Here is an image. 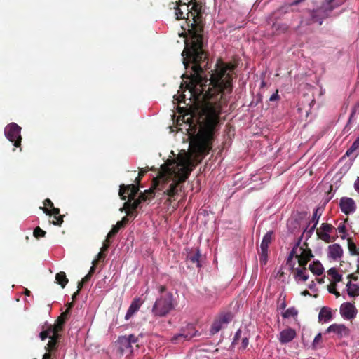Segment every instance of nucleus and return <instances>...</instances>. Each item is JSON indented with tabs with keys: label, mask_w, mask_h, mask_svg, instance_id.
I'll return each mask as SVG.
<instances>
[{
	"label": "nucleus",
	"mask_w": 359,
	"mask_h": 359,
	"mask_svg": "<svg viewBox=\"0 0 359 359\" xmlns=\"http://www.w3.org/2000/svg\"><path fill=\"white\" fill-rule=\"evenodd\" d=\"M168 8L172 11L175 20H185L187 27L182 26V28L187 30L188 38L182 55L187 69L191 65L190 81L187 85L191 95L208 102L221 93H231L235 65L225 63L219 59L214 72H209L210 78L203 75L204 69H208V62L202 66L208 58L204 49V3L202 0H179L170 2Z\"/></svg>",
	"instance_id": "obj_1"
},
{
	"label": "nucleus",
	"mask_w": 359,
	"mask_h": 359,
	"mask_svg": "<svg viewBox=\"0 0 359 359\" xmlns=\"http://www.w3.org/2000/svg\"><path fill=\"white\" fill-rule=\"evenodd\" d=\"M220 108L208 102L192 121L188 130L190 139L188 152L180 154L177 161L162 165L157 176L153 178L151 187L155 191H162L171 203L181 191V184L189 177L193 168L209 154L212 149L215 129L219 122Z\"/></svg>",
	"instance_id": "obj_2"
},
{
	"label": "nucleus",
	"mask_w": 359,
	"mask_h": 359,
	"mask_svg": "<svg viewBox=\"0 0 359 359\" xmlns=\"http://www.w3.org/2000/svg\"><path fill=\"white\" fill-rule=\"evenodd\" d=\"M177 302L172 292H165L158 297L151 309L154 316L165 317L175 309Z\"/></svg>",
	"instance_id": "obj_3"
},
{
	"label": "nucleus",
	"mask_w": 359,
	"mask_h": 359,
	"mask_svg": "<svg viewBox=\"0 0 359 359\" xmlns=\"http://www.w3.org/2000/svg\"><path fill=\"white\" fill-rule=\"evenodd\" d=\"M342 4V0H322L320 6L309 11L312 21L321 25L323 20L330 17L332 12Z\"/></svg>",
	"instance_id": "obj_4"
},
{
	"label": "nucleus",
	"mask_w": 359,
	"mask_h": 359,
	"mask_svg": "<svg viewBox=\"0 0 359 359\" xmlns=\"http://www.w3.org/2000/svg\"><path fill=\"white\" fill-rule=\"evenodd\" d=\"M138 342L139 337L135 334L120 336L116 341L118 351L121 355L126 353H131L133 352V344H135L136 347L138 348Z\"/></svg>",
	"instance_id": "obj_5"
},
{
	"label": "nucleus",
	"mask_w": 359,
	"mask_h": 359,
	"mask_svg": "<svg viewBox=\"0 0 359 359\" xmlns=\"http://www.w3.org/2000/svg\"><path fill=\"white\" fill-rule=\"evenodd\" d=\"M21 129L20 126L13 122L8 124L4 128L6 137L10 142H13L15 147H20L21 146Z\"/></svg>",
	"instance_id": "obj_6"
},
{
	"label": "nucleus",
	"mask_w": 359,
	"mask_h": 359,
	"mask_svg": "<svg viewBox=\"0 0 359 359\" xmlns=\"http://www.w3.org/2000/svg\"><path fill=\"white\" fill-rule=\"evenodd\" d=\"M154 198V191L152 189H149L148 190L144 191V193H141L139 196L138 198L134 200H130L128 198V201H126L123 204V207L120 209L121 212H123L125 209H131L136 210L139 205L143 202L147 201V200H151Z\"/></svg>",
	"instance_id": "obj_7"
},
{
	"label": "nucleus",
	"mask_w": 359,
	"mask_h": 359,
	"mask_svg": "<svg viewBox=\"0 0 359 359\" xmlns=\"http://www.w3.org/2000/svg\"><path fill=\"white\" fill-rule=\"evenodd\" d=\"M196 334L195 327L192 324H188L182 327L180 332L174 335L171 341L172 343L177 344L184 341H189Z\"/></svg>",
	"instance_id": "obj_8"
},
{
	"label": "nucleus",
	"mask_w": 359,
	"mask_h": 359,
	"mask_svg": "<svg viewBox=\"0 0 359 359\" xmlns=\"http://www.w3.org/2000/svg\"><path fill=\"white\" fill-rule=\"evenodd\" d=\"M273 232L269 231L264 235V236L262 241V243L260 245L261 252L259 253V261H260L261 264L265 265L267 262L268 248L273 239Z\"/></svg>",
	"instance_id": "obj_9"
},
{
	"label": "nucleus",
	"mask_w": 359,
	"mask_h": 359,
	"mask_svg": "<svg viewBox=\"0 0 359 359\" xmlns=\"http://www.w3.org/2000/svg\"><path fill=\"white\" fill-rule=\"evenodd\" d=\"M334 229V227L328 223H323L320 228L316 229V234L319 239L325 241L327 243H329L330 242H332L334 241V237H331L330 235L333 230Z\"/></svg>",
	"instance_id": "obj_10"
},
{
	"label": "nucleus",
	"mask_w": 359,
	"mask_h": 359,
	"mask_svg": "<svg viewBox=\"0 0 359 359\" xmlns=\"http://www.w3.org/2000/svg\"><path fill=\"white\" fill-rule=\"evenodd\" d=\"M139 184H121L119 187L118 195L121 200H126L127 198L126 194H128V197L130 200H134L139 191Z\"/></svg>",
	"instance_id": "obj_11"
},
{
	"label": "nucleus",
	"mask_w": 359,
	"mask_h": 359,
	"mask_svg": "<svg viewBox=\"0 0 359 359\" xmlns=\"http://www.w3.org/2000/svg\"><path fill=\"white\" fill-rule=\"evenodd\" d=\"M304 245L306 248H304L303 246H300L299 248V254L296 255L299 266H306L308 262L313 257L312 251L308 248L307 243H304Z\"/></svg>",
	"instance_id": "obj_12"
},
{
	"label": "nucleus",
	"mask_w": 359,
	"mask_h": 359,
	"mask_svg": "<svg viewBox=\"0 0 359 359\" xmlns=\"http://www.w3.org/2000/svg\"><path fill=\"white\" fill-rule=\"evenodd\" d=\"M357 313L354 302H344L340 306V314L344 319L352 320L355 318Z\"/></svg>",
	"instance_id": "obj_13"
},
{
	"label": "nucleus",
	"mask_w": 359,
	"mask_h": 359,
	"mask_svg": "<svg viewBox=\"0 0 359 359\" xmlns=\"http://www.w3.org/2000/svg\"><path fill=\"white\" fill-rule=\"evenodd\" d=\"M333 332L339 337H348L350 334V330L344 324H332L325 330V333Z\"/></svg>",
	"instance_id": "obj_14"
},
{
	"label": "nucleus",
	"mask_w": 359,
	"mask_h": 359,
	"mask_svg": "<svg viewBox=\"0 0 359 359\" xmlns=\"http://www.w3.org/2000/svg\"><path fill=\"white\" fill-rule=\"evenodd\" d=\"M43 212L47 215H53L54 220L52 223L56 226H60L63 222L64 215H60V210L57 208L53 207L50 210L47 208H40Z\"/></svg>",
	"instance_id": "obj_15"
},
{
	"label": "nucleus",
	"mask_w": 359,
	"mask_h": 359,
	"mask_svg": "<svg viewBox=\"0 0 359 359\" xmlns=\"http://www.w3.org/2000/svg\"><path fill=\"white\" fill-rule=\"evenodd\" d=\"M340 208L344 213L348 215L355 211V202L351 198H342L340 200Z\"/></svg>",
	"instance_id": "obj_16"
},
{
	"label": "nucleus",
	"mask_w": 359,
	"mask_h": 359,
	"mask_svg": "<svg viewBox=\"0 0 359 359\" xmlns=\"http://www.w3.org/2000/svg\"><path fill=\"white\" fill-rule=\"evenodd\" d=\"M297 334L294 329L287 328L282 330L279 335V341L282 344H287L292 341L296 337Z\"/></svg>",
	"instance_id": "obj_17"
},
{
	"label": "nucleus",
	"mask_w": 359,
	"mask_h": 359,
	"mask_svg": "<svg viewBox=\"0 0 359 359\" xmlns=\"http://www.w3.org/2000/svg\"><path fill=\"white\" fill-rule=\"evenodd\" d=\"M343 252V249L339 244L334 243L328 246V256L334 260L340 259Z\"/></svg>",
	"instance_id": "obj_18"
},
{
	"label": "nucleus",
	"mask_w": 359,
	"mask_h": 359,
	"mask_svg": "<svg viewBox=\"0 0 359 359\" xmlns=\"http://www.w3.org/2000/svg\"><path fill=\"white\" fill-rule=\"evenodd\" d=\"M143 303V301L140 298H135L131 302L127 313L125 316L126 320H129L133 315L136 313L140 308Z\"/></svg>",
	"instance_id": "obj_19"
},
{
	"label": "nucleus",
	"mask_w": 359,
	"mask_h": 359,
	"mask_svg": "<svg viewBox=\"0 0 359 359\" xmlns=\"http://www.w3.org/2000/svg\"><path fill=\"white\" fill-rule=\"evenodd\" d=\"M332 319V313L330 308L323 306L321 308L318 314V320L320 322L327 323Z\"/></svg>",
	"instance_id": "obj_20"
},
{
	"label": "nucleus",
	"mask_w": 359,
	"mask_h": 359,
	"mask_svg": "<svg viewBox=\"0 0 359 359\" xmlns=\"http://www.w3.org/2000/svg\"><path fill=\"white\" fill-rule=\"evenodd\" d=\"M57 332H59L56 328L52 325H49L46 326V328L45 329V327H43V330L39 334V337L42 341L45 340L47 338L51 337V335L56 334Z\"/></svg>",
	"instance_id": "obj_21"
},
{
	"label": "nucleus",
	"mask_w": 359,
	"mask_h": 359,
	"mask_svg": "<svg viewBox=\"0 0 359 359\" xmlns=\"http://www.w3.org/2000/svg\"><path fill=\"white\" fill-rule=\"evenodd\" d=\"M69 316V309H66L62 312L56 320V323L53 325L60 332L62 330L64 324Z\"/></svg>",
	"instance_id": "obj_22"
},
{
	"label": "nucleus",
	"mask_w": 359,
	"mask_h": 359,
	"mask_svg": "<svg viewBox=\"0 0 359 359\" xmlns=\"http://www.w3.org/2000/svg\"><path fill=\"white\" fill-rule=\"evenodd\" d=\"M201 255L198 249L196 251H191L187 255V259L191 263L195 264L197 267H201Z\"/></svg>",
	"instance_id": "obj_23"
},
{
	"label": "nucleus",
	"mask_w": 359,
	"mask_h": 359,
	"mask_svg": "<svg viewBox=\"0 0 359 359\" xmlns=\"http://www.w3.org/2000/svg\"><path fill=\"white\" fill-rule=\"evenodd\" d=\"M294 276L297 280L306 281L309 278V274L306 273V267L301 266L294 269Z\"/></svg>",
	"instance_id": "obj_24"
},
{
	"label": "nucleus",
	"mask_w": 359,
	"mask_h": 359,
	"mask_svg": "<svg viewBox=\"0 0 359 359\" xmlns=\"http://www.w3.org/2000/svg\"><path fill=\"white\" fill-rule=\"evenodd\" d=\"M347 294L350 297H356L359 296V285L352 283L349 280L346 285Z\"/></svg>",
	"instance_id": "obj_25"
},
{
	"label": "nucleus",
	"mask_w": 359,
	"mask_h": 359,
	"mask_svg": "<svg viewBox=\"0 0 359 359\" xmlns=\"http://www.w3.org/2000/svg\"><path fill=\"white\" fill-rule=\"evenodd\" d=\"M309 269L314 274L317 276H320L323 273L324 268L321 263L316 260L313 261L309 266Z\"/></svg>",
	"instance_id": "obj_26"
},
{
	"label": "nucleus",
	"mask_w": 359,
	"mask_h": 359,
	"mask_svg": "<svg viewBox=\"0 0 359 359\" xmlns=\"http://www.w3.org/2000/svg\"><path fill=\"white\" fill-rule=\"evenodd\" d=\"M60 337V332H57L56 334L55 335H51L50 341H48L47 346L46 347V350L48 352L53 351L57 348Z\"/></svg>",
	"instance_id": "obj_27"
},
{
	"label": "nucleus",
	"mask_w": 359,
	"mask_h": 359,
	"mask_svg": "<svg viewBox=\"0 0 359 359\" xmlns=\"http://www.w3.org/2000/svg\"><path fill=\"white\" fill-rule=\"evenodd\" d=\"M272 27L273 29V34H275L285 33L289 29L287 24L278 22L273 23Z\"/></svg>",
	"instance_id": "obj_28"
},
{
	"label": "nucleus",
	"mask_w": 359,
	"mask_h": 359,
	"mask_svg": "<svg viewBox=\"0 0 359 359\" xmlns=\"http://www.w3.org/2000/svg\"><path fill=\"white\" fill-rule=\"evenodd\" d=\"M55 280L62 288H64L69 282L65 273L63 271H60L56 274Z\"/></svg>",
	"instance_id": "obj_29"
},
{
	"label": "nucleus",
	"mask_w": 359,
	"mask_h": 359,
	"mask_svg": "<svg viewBox=\"0 0 359 359\" xmlns=\"http://www.w3.org/2000/svg\"><path fill=\"white\" fill-rule=\"evenodd\" d=\"M348 248L349 253L351 255H358L359 256V247L358 248L355 243L353 242L351 238H348Z\"/></svg>",
	"instance_id": "obj_30"
},
{
	"label": "nucleus",
	"mask_w": 359,
	"mask_h": 359,
	"mask_svg": "<svg viewBox=\"0 0 359 359\" xmlns=\"http://www.w3.org/2000/svg\"><path fill=\"white\" fill-rule=\"evenodd\" d=\"M329 276L332 277L334 283L340 282L342 279V276L339 274L335 268H331L327 271Z\"/></svg>",
	"instance_id": "obj_31"
},
{
	"label": "nucleus",
	"mask_w": 359,
	"mask_h": 359,
	"mask_svg": "<svg viewBox=\"0 0 359 359\" xmlns=\"http://www.w3.org/2000/svg\"><path fill=\"white\" fill-rule=\"evenodd\" d=\"M233 316L230 312L222 313L218 320L221 321L223 325L227 324L232 320Z\"/></svg>",
	"instance_id": "obj_32"
},
{
	"label": "nucleus",
	"mask_w": 359,
	"mask_h": 359,
	"mask_svg": "<svg viewBox=\"0 0 359 359\" xmlns=\"http://www.w3.org/2000/svg\"><path fill=\"white\" fill-rule=\"evenodd\" d=\"M299 243L295 245V246L292 248V250L290 251V255L288 256L287 260V264L291 266V261L294 257H296L297 254H299Z\"/></svg>",
	"instance_id": "obj_33"
},
{
	"label": "nucleus",
	"mask_w": 359,
	"mask_h": 359,
	"mask_svg": "<svg viewBox=\"0 0 359 359\" xmlns=\"http://www.w3.org/2000/svg\"><path fill=\"white\" fill-rule=\"evenodd\" d=\"M223 325H224L218 319L215 320L211 326V334H215L217 333L222 328Z\"/></svg>",
	"instance_id": "obj_34"
},
{
	"label": "nucleus",
	"mask_w": 359,
	"mask_h": 359,
	"mask_svg": "<svg viewBox=\"0 0 359 359\" xmlns=\"http://www.w3.org/2000/svg\"><path fill=\"white\" fill-rule=\"evenodd\" d=\"M297 311L294 307L287 309L283 314L282 316L284 318H288L290 317H294L297 316Z\"/></svg>",
	"instance_id": "obj_35"
},
{
	"label": "nucleus",
	"mask_w": 359,
	"mask_h": 359,
	"mask_svg": "<svg viewBox=\"0 0 359 359\" xmlns=\"http://www.w3.org/2000/svg\"><path fill=\"white\" fill-rule=\"evenodd\" d=\"M321 215L322 210L320 208H316L312 216L311 222L317 225Z\"/></svg>",
	"instance_id": "obj_36"
},
{
	"label": "nucleus",
	"mask_w": 359,
	"mask_h": 359,
	"mask_svg": "<svg viewBox=\"0 0 359 359\" xmlns=\"http://www.w3.org/2000/svg\"><path fill=\"white\" fill-rule=\"evenodd\" d=\"M323 341L322 334L318 333L314 338L313 341L312 343V348L316 350L317 349Z\"/></svg>",
	"instance_id": "obj_37"
},
{
	"label": "nucleus",
	"mask_w": 359,
	"mask_h": 359,
	"mask_svg": "<svg viewBox=\"0 0 359 359\" xmlns=\"http://www.w3.org/2000/svg\"><path fill=\"white\" fill-rule=\"evenodd\" d=\"M46 233V232L45 231H43V229H41L39 226L35 228L34 230V232H33L34 236L37 239L44 237Z\"/></svg>",
	"instance_id": "obj_38"
},
{
	"label": "nucleus",
	"mask_w": 359,
	"mask_h": 359,
	"mask_svg": "<svg viewBox=\"0 0 359 359\" xmlns=\"http://www.w3.org/2000/svg\"><path fill=\"white\" fill-rule=\"evenodd\" d=\"M148 168H142L140 169L138 176L135 178V182L139 184L141 182L142 177L148 172Z\"/></svg>",
	"instance_id": "obj_39"
},
{
	"label": "nucleus",
	"mask_w": 359,
	"mask_h": 359,
	"mask_svg": "<svg viewBox=\"0 0 359 359\" xmlns=\"http://www.w3.org/2000/svg\"><path fill=\"white\" fill-rule=\"evenodd\" d=\"M346 221H347V219L344 222L340 223L338 226L337 229L339 233L345 234L346 233V228L344 224Z\"/></svg>",
	"instance_id": "obj_40"
},
{
	"label": "nucleus",
	"mask_w": 359,
	"mask_h": 359,
	"mask_svg": "<svg viewBox=\"0 0 359 359\" xmlns=\"http://www.w3.org/2000/svg\"><path fill=\"white\" fill-rule=\"evenodd\" d=\"M241 330L240 329H238L234 335L232 345L236 344L238 343V341L241 339Z\"/></svg>",
	"instance_id": "obj_41"
},
{
	"label": "nucleus",
	"mask_w": 359,
	"mask_h": 359,
	"mask_svg": "<svg viewBox=\"0 0 359 359\" xmlns=\"http://www.w3.org/2000/svg\"><path fill=\"white\" fill-rule=\"evenodd\" d=\"M248 344H249L248 338V337H245L242 338V342H241V346L240 348L242 350H245L247 348V346H248Z\"/></svg>",
	"instance_id": "obj_42"
},
{
	"label": "nucleus",
	"mask_w": 359,
	"mask_h": 359,
	"mask_svg": "<svg viewBox=\"0 0 359 359\" xmlns=\"http://www.w3.org/2000/svg\"><path fill=\"white\" fill-rule=\"evenodd\" d=\"M327 290L330 293L333 294L337 290V283H332L327 286Z\"/></svg>",
	"instance_id": "obj_43"
},
{
	"label": "nucleus",
	"mask_w": 359,
	"mask_h": 359,
	"mask_svg": "<svg viewBox=\"0 0 359 359\" xmlns=\"http://www.w3.org/2000/svg\"><path fill=\"white\" fill-rule=\"evenodd\" d=\"M116 229H111V231L108 233L107 236V238H106V242H109L110 241V238H113L114 236H115L116 235Z\"/></svg>",
	"instance_id": "obj_44"
},
{
	"label": "nucleus",
	"mask_w": 359,
	"mask_h": 359,
	"mask_svg": "<svg viewBox=\"0 0 359 359\" xmlns=\"http://www.w3.org/2000/svg\"><path fill=\"white\" fill-rule=\"evenodd\" d=\"M43 205H44L43 208H52L53 207H54L53 203L49 198H46L44 200Z\"/></svg>",
	"instance_id": "obj_45"
},
{
	"label": "nucleus",
	"mask_w": 359,
	"mask_h": 359,
	"mask_svg": "<svg viewBox=\"0 0 359 359\" xmlns=\"http://www.w3.org/2000/svg\"><path fill=\"white\" fill-rule=\"evenodd\" d=\"M124 210H126V215L128 217H135L137 216V213L135 212V210H131V209H125Z\"/></svg>",
	"instance_id": "obj_46"
},
{
	"label": "nucleus",
	"mask_w": 359,
	"mask_h": 359,
	"mask_svg": "<svg viewBox=\"0 0 359 359\" xmlns=\"http://www.w3.org/2000/svg\"><path fill=\"white\" fill-rule=\"evenodd\" d=\"M280 100V96H279V95H278V90H276V93L273 94V95L270 97L269 100H270L271 102H273V101H276V100Z\"/></svg>",
	"instance_id": "obj_47"
},
{
	"label": "nucleus",
	"mask_w": 359,
	"mask_h": 359,
	"mask_svg": "<svg viewBox=\"0 0 359 359\" xmlns=\"http://www.w3.org/2000/svg\"><path fill=\"white\" fill-rule=\"evenodd\" d=\"M92 264L93 266L90 267V269L88 273V274H90V276H93V274L95 273V266L97 264V260H93Z\"/></svg>",
	"instance_id": "obj_48"
},
{
	"label": "nucleus",
	"mask_w": 359,
	"mask_h": 359,
	"mask_svg": "<svg viewBox=\"0 0 359 359\" xmlns=\"http://www.w3.org/2000/svg\"><path fill=\"white\" fill-rule=\"evenodd\" d=\"M158 290L161 295L165 294V292H169L168 291H167V287L165 285L158 286Z\"/></svg>",
	"instance_id": "obj_49"
},
{
	"label": "nucleus",
	"mask_w": 359,
	"mask_h": 359,
	"mask_svg": "<svg viewBox=\"0 0 359 359\" xmlns=\"http://www.w3.org/2000/svg\"><path fill=\"white\" fill-rule=\"evenodd\" d=\"M110 243H111L110 241L106 242V240H105L104 242L103 243L102 247L101 248V251H102V252L107 251L110 246Z\"/></svg>",
	"instance_id": "obj_50"
},
{
	"label": "nucleus",
	"mask_w": 359,
	"mask_h": 359,
	"mask_svg": "<svg viewBox=\"0 0 359 359\" xmlns=\"http://www.w3.org/2000/svg\"><path fill=\"white\" fill-rule=\"evenodd\" d=\"M105 258V254L104 253V252L102 251H100L97 255V259L95 260H97V262L99 261H101L102 259H104Z\"/></svg>",
	"instance_id": "obj_51"
},
{
	"label": "nucleus",
	"mask_w": 359,
	"mask_h": 359,
	"mask_svg": "<svg viewBox=\"0 0 359 359\" xmlns=\"http://www.w3.org/2000/svg\"><path fill=\"white\" fill-rule=\"evenodd\" d=\"M123 227H124V226H123V224H121V222H118L116 223V225H114V226H112V229H116V233H118V231H119L121 228H123Z\"/></svg>",
	"instance_id": "obj_52"
},
{
	"label": "nucleus",
	"mask_w": 359,
	"mask_h": 359,
	"mask_svg": "<svg viewBox=\"0 0 359 359\" xmlns=\"http://www.w3.org/2000/svg\"><path fill=\"white\" fill-rule=\"evenodd\" d=\"M92 276H90V274H87L83 278H82V281H83V283H86L87 282H88L90 278H91Z\"/></svg>",
	"instance_id": "obj_53"
},
{
	"label": "nucleus",
	"mask_w": 359,
	"mask_h": 359,
	"mask_svg": "<svg viewBox=\"0 0 359 359\" xmlns=\"http://www.w3.org/2000/svg\"><path fill=\"white\" fill-rule=\"evenodd\" d=\"M348 278L350 279L349 280H353L354 281H357L358 280V277L357 276H355L354 273L349 274L348 276Z\"/></svg>",
	"instance_id": "obj_54"
},
{
	"label": "nucleus",
	"mask_w": 359,
	"mask_h": 359,
	"mask_svg": "<svg viewBox=\"0 0 359 359\" xmlns=\"http://www.w3.org/2000/svg\"><path fill=\"white\" fill-rule=\"evenodd\" d=\"M128 216L123 217L121 221H118L119 222H121L123 226L128 222Z\"/></svg>",
	"instance_id": "obj_55"
},
{
	"label": "nucleus",
	"mask_w": 359,
	"mask_h": 359,
	"mask_svg": "<svg viewBox=\"0 0 359 359\" xmlns=\"http://www.w3.org/2000/svg\"><path fill=\"white\" fill-rule=\"evenodd\" d=\"M316 226L317 225H315V224H313V225L309 229V230L308 231L307 233L311 236L313 232L314 231V230L316 229Z\"/></svg>",
	"instance_id": "obj_56"
},
{
	"label": "nucleus",
	"mask_w": 359,
	"mask_h": 359,
	"mask_svg": "<svg viewBox=\"0 0 359 359\" xmlns=\"http://www.w3.org/2000/svg\"><path fill=\"white\" fill-rule=\"evenodd\" d=\"M354 187H355V190L359 192V177H358V178L354 184Z\"/></svg>",
	"instance_id": "obj_57"
},
{
	"label": "nucleus",
	"mask_w": 359,
	"mask_h": 359,
	"mask_svg": "<svg viewBox=\"0 0 359 359\" xmlns=\"http://www.w3.org/2000/svg\"><path fill=\"white\" fill-rule=\"evenodd\" d=\"M85 285V283H83V281L81 280L80 282L78 283V289L77 290L80 292V290L83 288V285Z\"/></svg>",
	"instance_id": "obj_58"
},
{
	"label": "nucleus",
	"mask_w": 359,
	"mask_h": 359,
	"mask_svg": "<svg viewBox=\"0 0 359 359\" xmlns=\"http://www.w3.org/2000/svg\"><path fill=\"white\" fill-rule=\"evenodd\" d=\"M74 302H73V301H72V302H70V303H68V304H67V309H69V313H70V310H71V309H72V308L74 306Z\"/></svg>",
	"instance_id": "obj_59"
},
{
	"label": "nucleus",
	"mask_w": 359,
	"mask_h": 359,
	"mask_svg": "<svg viewBox=\"0 0 359 359\" xmlns=\"http://www.w3.org/2000/svg\"><path fill=\"white\" fill-rule=\"evenodd\" d=\"M79 291H76V292H74L72 297V299L73 300V302L75 300V299L76 298L77 295L79 294Z\"/></svg>",
	"instance_id": "obj_60"
},
{
	"label": "nucleus",
	"mask_w": 359,
	"mask_h": 359,
	"mask_svg": "<svg viewBox=\"0 0 359 359\" xmlns=\"http://www.w3.org/2000/svg\"><path fill=\"white\" fill-rule=\"evenodd\" d=\"M356 111V107H354V109H353L352 110V112H351V116H350V118H349V121L351 120V118L354 116L355 113Z\"/></svg>",
	"instance_id": "obj_61"
},
{
	"label": "nucleus",
	"mask_w": 359,
	"mask_h": 359,
	"mask_svg": "<svg viewBox=\"0 0 359 359\" xmlns=\"http://www.w3.org/2000/svg\"><path fill=\"white\" fill-rule=\"evenodd\" d=\"M302 294L304 295V296H306V295H309V292L308 290H304L302 292Z\"/></svg>",
	"instance_id": "obj_62"
},
{
	"label": "nucleus",
	"mask_w": 359,
	"mask_h": 359,
	"mask_svg": "<svg viewBox=\"0 0 359 359\" xmlns=\"http://www.w3.org/2000/svg\"><path fill=\"white\" fill-rule=\"evenodd\" d=\"M333 294H334V295H335V297H336L337 298H338V297H340V293H339V292H338L337 290H336V291L333 293Z\"/></svg>",
	"instance_id": "obj_63"
},
{
	"label": "nucleus",
	"mask_w": 359,
	"mask_h": 359,
	"mask_svg": "<svg viewBox=\"0 0 359 359\" xmlns=\"http://www.w3.org/2000/svg\"><path fill=\"white\" fill-rule=\"evenodd\" d=\"M356 272L358 273H359V257H358V265H357V270H356Z\"/></svg>",
	"instance_id": "obj_64"
}]
</instances>
